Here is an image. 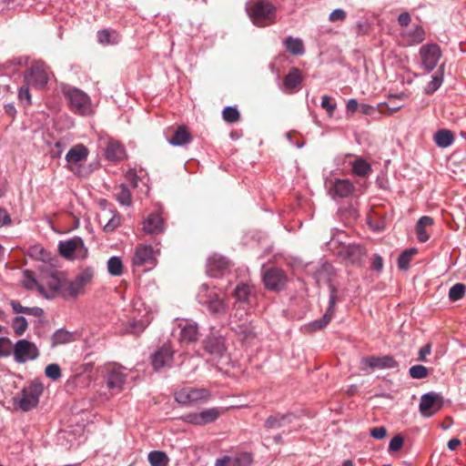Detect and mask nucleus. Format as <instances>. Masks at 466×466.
Returning <instances> with one entry per match:
<instances>
[{"instance_id": "obj_1", "label": "nucleus", "mask_w": 466, "mask_h": 466, "mask_svg": "<svg viewBox=\"0 0 466 466\" xmlns=\"http://www.w3.org/2000/svg\"><path fill=\"white\" fill-rule=\"evenodd\" d=\"M62 91L74 113L84 116L94 114L91 99L84 91L70 86H64Z\"/></svg>"}, {"instance_id": "obj_2", "label": "nucleus", "mask_w": 466, "mask_h": 466, "mask_svg": "<svg viewBox=\"0 0 466 466\" xmlns=\"http://www.w3.org/2000/svg\"><path fill=\"white\" fill-rule=\"evenodd\" d=\"M61 273L48 266L40 268L39 281L44 285V292L40 294L47 299H54L58 292L62 295V289L65 283H62Z\"/></svg>"}, {"instance_id": "obj_3", "label": "nucleus", "mask_w": 466, "mask_h": 466, "mask_svg": "<svg viewBox=\"0 0 466 466\" xmlns=\"http://www.w3.org/2000/svg\"><path fill=\"white\" fill-rule=\"evenodd\" d=\"M93 277L94 270L92 268H84L73 280L65 283V287L62 289V297L66 299H71L83 294L86 286L91 282Z\"/></svg>"}, {"instance_id": "obj_4", "label": "nucleus", "mask_w": 466, "mask_h": 466, "mask_svg": "<svg viewBox=\"0 0 466 466\" xmlns=\"http://www.w3.org/2000/svg\"><path fill=\"white\" fill-rule=\"evenodd\" d=\"M248 12L253 23L258 26H266L275 22V8L268 1L254 3Z\"/></svg>"}, {"instance_id": "obj_5", "label": "nucleus", "mask_w": 466, "mask_h": 466, "mask_svg": "<svg viewBox=\"0 0 466 466\" xmlns=\"http://www.w3.org/2000/svg\"><path fill=\"white\" fill-rule=\"evenodd\" d=\"M25 82L36 88H43L48 82L47 66L43 62L34 63L25 73Z\"/></svg>"}, {"instance_id": "obj_6", "label": "nucleus", "mask_w": 466, "mask_h": 466, "mask_svg": "<svg viewBox=\"0 0 466 466\" xmlns=\"http://www.w3.org/2000/svg\"><path fill=\"white\" fill-rule=\"evenodd\" d=\"M58 250L62 257L66 258H79L86 257L87 248L81 238H73L66 241H60Z\"/></svg>"}, {"instance_id": "obj_7", "label": "nucleus", "mask_w": 466, "mask_h": 466, "mask_svg": "<svg viewBox=\"0 0 466 466\" xmlns=\"http://www.w3.org/2000/svg\"><path fill=\"white\" fill-rule=\"evenodd\" d=\"M206 306L209 313L214 317H221L228 309L227 294L225 291H209L206 295Z\"/></svg>"}, {"instance_id": "obj_8", "label": "nucleus", "mask_w": 466, "mask_h": 466, "mask_svg": "<svg viewBox=\"0 0 466 466\" xmlns=\"http://www.w3.org/2000/svg\"><path fill=\"white\" fill-rule=\"evenodd\" d=\"M43 391L40 383H32L27 389H24L16 404L23 411H29L39 402V397Z\"/></svg>"}, {"instance_id": "obj_9", "label": "nucleus", "mask_w": 466, "mask_h": 466, "mask_svg": "<svg viewBox=\"0 0 466 466\" xmlns=\"http://www.w3.org/2000/svg\"><path fill=\"white\" fill-rule=\"evenodd\" d=\"M39 356L37 347L27 339H19L14 346V358L17 363H25L36 360Z\"/></svg>"}, {"instance_id": "obj_10", "label": "nucleus", "mask_w": 466, "mask_h": 466, "mask_svg": "<svg viewBox=\"0 0 466 466\" xmlns=\"http://www.w3.org/2000/svg\"><path fill=\"white\" fill-rule=\"evenodd\" d=\"M421 66L427 72L432 71L441 57V50L437 44H427L420 47Z\"/></svg>"}, {"instance_id": "obj_11", "label": "nucleus", "mask_w": 466, "mask_h": 466, "mask_svg": "<svg viewBox=\"0 0 466 466\" xmlns=\"http://www.w3.org/2000/svg\"><path fill=\"white\" fill-rule=\"evenodd\" d=\"M175 399L183 405L200 407L204 402V390L185 387L176 391Z\"/></svg>"}, {"instance_id": "obj_12", "label": "nucleus", "mask_w": 466, "mask_h": 466, "mask_svg": "<svg viewBox=\"0 0 466 466\" xmlns=\"http://www.w3.org/2000/svg\"><path fill=\"white\" fill-rule=\"evenodd\" d=\"M263 282L265 287L273 291L283 289L287 284V276L285 272L278 268H271L263 273Z\"/></svg>"}, {"instance_id": "obj_13", "label": "nucleus", "mask_w": 466, "mask_h": 466, "mask_svg": "<svg viewBox=\"0 0 466 466\" xmlns=\"http://www.w3.org/2000/svg\"><path fill=\"white\" fill-rule=\"evenodd\" d=\"M442 398L437 393H426L422 395L420 402V411L425 417H431L441 409Z\"/></svg>"}, {"instance_id": "obj_14", "label": "nucleus", "mask_w": 466, "mask_h": 466, "mask_svg": "<svg viewBox=\"0 0 466 466\" xmlns=\"http://www.w3.org/2000/svg\"><path fill=\"white\" fill-rule=\"evenodd\" d=\"M127 376L122 371L121 368L113 367L108 369L105 375L104 380L106 387L113 392L118 393L122 390L126 382Z\"/></svg>"}, {"instance_id": "obj_15", "label": "nucleus", "mask_w": 466, "mask_h": 466, "mask_svg": "<svg viewBox=\"0 0 466 466\" xmlns=\"http://www.w3.org/2000/svg\"><path fill=\"white\" fill-rule=\"evenodd\" d=\"M397 366L396 360L390 356H383V357H367L362 358L360 360V370H367V369H370L371 370L375 369H390L395 368Z\"/></svg>"}, {"instance_id": "obj_16", "label": "nucleus", "mask_w": 466, "mask_h": 466, "mask_svg": "<svg viewBox=\"0 0 466 466\" xmlns=\"http://www.w3.org/2000/svg\"><path fill=\"white\" fill-rule=\"evenodd\" d=\"M425 31L420 25H414L410 28H403L400 36L408 46H416L425 40Z\"/></svg>"}, {"instance_id": "obj_17", "label": "nucleus", "mask_w": 466, "mask_h": 466, "mask_svg": "<svg viewBox=\"0 0 466 466\" xmlns=\"http://www.w3.org/2000/svg\"><path fill=\"white\" fill-rule=\"evenodd\" d=\"M206 273L210 277L219 278L225 274L229 268V262L226 258L214 255L208 258Z\"/></svg>"}, {"instance_id": "obj_18", "label": "nucleus", "mask_w": 466, "mask_h": 466, "mask_svg": "<svg viewBox=\"0 0 466 466\" xmlns=\"http://www.w3.org/2000/svg\"><path fill=\"white\" fill-rule=\"evenodd\" d=\"M354 189L355 187L353 183L349 179L336 178L329 184V194L333 198H347L354 191Z\"/></svg>"}, {"instance_id": "obj_19", "label": "nucleus", "mask_w": 466, "mask_h": 466, "mask_svg": "<svg viewBox=\"0 0 466 466\" xmlns=\"http://www.w3.org/2000/svg\"><path fill=\"white\" fill-rule=\"evenodd\" d=\"M143 230L147 234L157 235L165 230L164 220L159 213H151L143 221Z\"/></svg>"}, {"instance_id": "obj_20", "label": "nucleus", "mask_w": 466, "mask_h": 466, "mask_svg": "<svg viewBox=\"0 0 466 466\" xmlns=\"http://www.w3.org/2000/svg\"><path fill=\"white\" fill-rule=\"evenodd\" d=\"M133 264L140 267L155 261V252L151 245H140L136 248Z\"/></svg>"}, {"instance_id": "obj_21", "label": "nucleus", "mask_w": 466, "mask_h": 466, "mask_svg": "<svg viewBox=\"0 0 466 466\" xmlns=\"http://www.w3.org/2000/svg\"><path fill=\"white\" fill-rule=\"evenodd\" d=\"M173 360V351L167 347H162L152 355V365L156 370L170 366Z\"/></svg>"}, {"instance_id": "obj_22", "label": "nucleus", "mask_w": 466, "mask_h": 466, "mask_svg": "<svg viewBox=\"0 0 466 466\" xmlns=\"http://www.w3.org/2000/svg\"><path fill=\"white\" fill-rule=\"evenodd\" d=\"M253 461L252 455L242 452L235 457L225 456L216 461V466H249Z\"/></svg>"}, {"instance_id": "obj_23", "label": "nucleus", "mask_w": 466, "mask_h": 466, "mask_svg": "<svg viewBox=\"0 0 466 466\" xmlns=\"http://www.w3.org/2000/svg\"><path fill=\"white\" fill-rule=\"evenodd\" d=\"M233 297L238 302L249 304L251 299L256 297L255 288L252 285L241 282L236 286Z\"/></svg>"}, {"instance_id": "obj_24", "label": "nucleus", "mask_w": 466, "mask_h": 466, "mask_svg": "<svg viewBox=\"0 0 466 466\" xmlns=\"http://www.w3.org/2000/svg\"><path fill=\"white\" fill-rule=\"evenodd\" d=\"M345 258L353 265L360 266L363 263L365 250L358 245H350L344 250Z\"/></svg>"}, {"instance_id": "obj_25", "label": "nucleus", "mask_w": 466, "mask_h": 466, "mask_svg": "<svg viewBox=\"0 0 466 466\" xmlns=\"http://www.w3.org/2000/svg\"><path fill=\"white\" fill-rule=\"evenodd\" d=\"M336 301H337L336 290L334 288H332L331 295H330V299H329V306L321 319L315 320L314 322H312L311 326H312L313 329H320L329 324V322L331 320L332 316L334 314L333 307L336 304Z\"/></svg>"}, {"instance_id": "obj_26", "label": "nucleus", "mask_w": 466, "mask_h": 466, "mask_svg": "<svg viewBox=\"0 0 466 466\" xmlns=\"http://www.w3.org/2000/svg\"><path fill=\"white\" fill-rule=\"evenodd\" d=\"M199 336L198 327L194 322H186L181 326L180 330V342L191 343L198 339Z\"/></svg>"}, {"instance_id": "obj_27", "label": "nucleus", "mask_w": 466, "mask_h": 466, "mask_svg": "<svg viewBox=\"0 0 466 466\" xmlns=\"http://www.w3.org/2000/svg\"><path fill=\"white\" fill-rule=\"evenodd\" d=\"M434 220L429 216L421 217L416 224V235L420 242H426L430 238V234L427 231V228L433 225Z\"/></svg>"}, {"instance_id": "obj_28", "label": "nucleus", "mask_w": 466, "mask_h": 466, "mask_svg": "<svg viewBox=\"0 0 466 466\" xmlns=\"http://www.w3.org/2000/svg\"><path fill=\"white\" fill-rule=\"evenodd\" d=\"M106 157L110 161H119L124 157V147L117 141H108L106 149Z\"/></svg>"}, {"instance_id": "obj_29", "label": "nucleus", "mask_w": 466, "mask_h": 466, "mask_svg": "<svg viewBox=\"0 0 466 466\" xmlns=\"http://www.w3.org/2000/svg\"><path fill=\"white\" fill-rule=\"evenodd\" d=\"M400 108V106L390 108L386 103H380L374 107L370 105L361 104L360 106V110L363 115L370 116L373 115L376 111L380 114L392 115L394 112L398 111Z\"/></svg>"}, {"instance_id": "obj_30", "label": "nucleus", "mask_w": 466, "mask_h": 466, "mask_svg": "<svg viewBox=\"0 0 466 466\" xmlns=\"http://www.w3.org/2000/svg\"><path fill=\"white\" fill-rule=\"evenodd\" d=\"M22 285L25 289L44 292V285L40 283L39 277L35 278L33 271L25 269L23 271Z\"/></svg>"}, {"instance_id": "obj_31", "label": "nucleus", "mask_w": 466, "mask_h": 466, "mask_svg": "<svg viewBox=\"0 0 466 466\" xmlns=\"http://www.w3.org/2000/svg\"><path fill=\"white\" fill-rule=\"evenodd\" d=\"M206 351H208L209 354L212 357V359H206V361L211 362L212 364H217L218 362H215L217 359L223 358V354L225 351L224 344L222 340L216 339V340H209L208 342V345H206Z\"/></svg>"}, {"instance_id": "obj_32", "label": "nucleus", "mask_w": 466, "mask_h": 466, "mask_svg": "<svg viewBox=\"0 0 466 466\" xmlns=\"http://www.w3.org/2000/svg\"><path fill=\"white\" fill-rule=\"evenodd\" d=\"M292 414H275L269 416L265 421V428L268 430L278 429L291 422Z\"/></svg>"}, {"instance_id": "obj_33", "label": "nucleus", "mask_w": 466, "mask_h": 466, "mask_svg": "<svg viewBox=\"0 0 466 466\" xmlns=\"http://www.w3.org/2000/svg\"><path fill=\"white\" fill-rule=\"evenodd\" d=\"M191 141V136L187 130L186 127H178L173 137L168 139V143L175 147H181L188 144Z\"/></svg>"}, {"instance_id": "obj_34", "label": "nucleus", "mask_w": 466, "mask_h": 466, "mask_svg": "<svg viewBox=\"0 0 466 466\" xmlns=\"http://www.w3.org/2000/svg\"><path fill=\"white\" fill-rule=\"evenodd\" d=\"M88 156V150L83 145H77L72 147L66 155V160L68 163H78L86 159Z\"/></svg>"}, {"instance_id": "obj_35", "label": "nucleus", "mask_w": 466, "mask_h": 466, "mask_svg": "<svg viewBox=\"0 0 466 466\" xmlns=\"http://www.w3.org/2000/svg\"><path fill=\"white\" fill-rule=\"evenodd\" d=\"M52 347H56L60 344L70 343L75 340L74 334L65 329H56L52 337Z\"/></svg>"}, {"instance_id": "obj_36", "label": "nucleus", "mask_w": 466, "mask_h": 466, "mask_svg": "<svg viewBox=\"0 0 466 466\" xmlns=\"http://www.w3.org/2000/svg\"><path fill=\"white\" fill-rule=\"evenodd\" d=\"M302 82L301 72L298 68H292L285 76L283 84L287 89L292 91L298 87Z\"/></svg>"}, {"instance_id": "obj_37", "label": "nucleus", "mask_w": 466, "mask_h": 466, "mask_svg": "<svg viewBox=\"0 0 466 466\" xmlns=\"http://www.w3.org/2000/svg\"><path fill=\"white\" fill-rule=\"evenodd\" d=\"M454 141V136L449 129H441L434 135V142L440 147H448Z\"/></svg>"}, {"instance_id": "obj_38", "label": "nucleus", "mask_w": 466, "mask_h": 466, "mask_svg": "<svg viewBox=\"0 0 466 466\" xmlns=\"http://www.w3.org/2000/svg\"><path fill=\"white\" fill-rule=\"evenodd\" d=\"M115 196L116 200L122 206L129 207L132 203V197L128 187L125 184L119 185L115 189Z\"/></svg>"}, {"instance_id": "obj_39", "label": "nucleus", "mask_w": 466, "mask_h": 466, "mask_svg": "<svg viewBox=\"0 0 466 466\" xmlns=\"http://www.w3.org/2000/svg\"><path fill=\"white\" fill-rule=\"evenodd\" d=\"M147 460L150 466H167L169 458L162 451H152L147 454Z\"/></svg>"}, {"instance_id": "obj_40", "label": "nucleus", "mask_w": 466, "mask_h": 466, "mask_svg": "<svg viewBox=\"0 0 466 466\" xmlns=\"http://www.w3.org/2000/svg\"><path fill=\"white\" fill-rule=\"evenodd\" d=\"M285 46L288 51L295 56L302 55L305 51L303 43L299 38H293L291 36L286 38Z\"/></svg>"}, {"instance_id": "obj_41", "label": "nucleus", "mask_w": 466, "mask_h": 466, "mask_svg": "<svg viewBox=\"0 0 466 466\" xmlns=\"http://www.w3.org/2000/svg\"><path fill=\"white\" fill-rule=\"evenodd\" d=\"M107 270L111 276L118 277L123 274V263L119 257L113 256L107 260Z\"/></svg>"}, {"instance_id": "obj_42", "label": "nucleus", "mask_w": 466, "mask_h": 466, "mask_svg": "<svg viewBox=\"0 0 466 466\" xmlns=\"http://www.w3.org/2000/svg\"><path fill=\"white\" fill-rule=\"evenodd\" d=\"M97 41L101 45H114L117 43V34L107 29L97 32Z\"/></svg>"}, {"instance_id": "obj_43", "label": "nucleus", "mask_w": 466, "mask_h": 466, "mask_svg": "<svg viewBox=\"0 0 466 466\" xmlns=\"http://www.w3.org/2000/svg\"><path fill=\"white\" fill-rule=\"evenodd\" d=\"M370 170V165L361 158L355 160L352 164V171L359 177L368 176Z\"/></svg>"}, {"instance_id": "obj_44", "label": "nucleus", "mask_w": 466, "mask_h": 466, "mask_svg": "<svg viewBox=\"0 0 466 466\" xmlns=\"http://www.w3.org/2000/svg\"><path fill=\"white\" fill-rule=\"evenodd\" d=\"M418 252L417 248H411L404 250L398 258V267L400 269H407L410 266V260Z\"/></svg>"}, {"instance_id": "obj_45", "label": "nucleus", "mask_w": 466, "mask_h": 466, "mask_svg": "<svg viewBox=\"0 0 466 466\" xmlns=\"http://www.w3.org/2000/svg\"><path fill=\"white\" fill-rule=\"evenodd\" d=\"M12 329L15 335L21 336L28 328V322L23 316H16L13 319L11 323Z\"/></svg>"}, {"instance_id": "obj_46", "label": "nucleus", "mask_w": 466, "mask_h": 466, "mask_svg": "<svg viewBox=\"0 0 466 466\" xmlns=\"http://www.w3.org/2000/svg\"><path fill=\"white\" fill-rule=\"evenodd\" d=\"M148 324L149 320L147 319H134L129 323L127 331L129 333L139 334Z\"/></svg>"}, {"instance_id": "obj_47", "label": "nucleus", "mask_w": 466, "mask_h": 466, "mask_svg": "<svg viewBox=\"0 0 466 466\" xmlns=\"http://www.w3.org/2000/svg\"><path fill=\"white\" fill-rule=\"evenodd\" d=\"M466 291V286L462 283H456L449 290V299L451 301H457L463 298Z\"/></svg>"}, {"instance_id": "obj_48", "label": "nucleus", "mask_w": 466, "mask_h": 466, "mask_svg": "<svg viewBox=\"0 0 466 466\" xmlns=\"http://www.w3.org/2000/svg\"><path fill=\"white\" fill-rule=\"evenodd\" d=\"M222 115H223L224 120L228 123H235L240 117V115H239V112L238 111V109L236 107H232V106L226 107L223 110Z\"/></svg>"}, {"instance_id": "obj_49", "label": "nucleus", "mask_w": 466, "mask_h": 466, "mask_svg": "<svg viewBox=\"0 0 466 466\" xmlns=\"http://www.w3.org/2000/svg\"><path fill=\"white\" fill-rule=\"evenodd\" d=\"M45 374L47 378L56 380L61 377V369L58 364L52 363L46 367Z\"/></svg>"}, {"instance_id": "obj_50", "label": "nucleus", "mask_w": 466, "mask_h": 466, "mask_svg": "<svg viewBox=\"0 0 466 466\" xmlns=\"http://www.w3.org/2000/svg\"><path fill=\"white\" fill-rule=\"evenodd\" d=\"M409 373L413 379H424L428 376V369L422 365H414L410 368Z\"/></svg>"}, {"instance_id": "obj_51", "label": "nucleus", "mask_w": 466, "mask_h": 466, "mask_svg": "<svg viewBox=\"0 0 466 466\" xmlns=\"http://www.w3.org/2000/svg\"><path fill=\"white\" fill-rule=\"evenodd\" d=\"M227 409L224 408H210L206 409V423L215 421L219 416L226 412Z\"/></svg>"}, {"instance_id": "obj_52", "label": "nucleus", "mask_w": 466, "mask_h": 466, "mask_svg": "<svg viewBox=\"0 0 466 466\" xmlns=\"http://www.w3.org/2000/svg\"><path fill=\"white\" fill-rule=\"evenodd\" d=\"M321 107L326 110L329 116H332L337 108V104L332 102V97L325 95L321 98Z\"/></svg>"}, {"instance_id": "obj_53", "label": "nucleus", "mask_w": 466, "mask_h": 466, "mask_svg": "<svg viewBox=\"0 0 466 466\" xmlns=\"http://www.w3.org/2000/svg\"><path fill=\"white\" fill-rule=\"evenodd\" d=\"M29 86H31V85H27L25 82V85H23L18 90V98L20 102L24 105L31 104V95L29 91Z\"/></svg>"}, {"instance_id": "obj_54", "label": "nucleus", "mask_w": 466, "mask_h": 466, "mask_svg": "<svg viewBox=\"0 0 466 466\" xmlns=\"http://www.w3.org/2000/svg\"><path fill=\"white\" fill-rule=\"evenodd\" d=\"M443 66H444V65H441V66H440V69L441 70V75H440V76H434L432 77L431 82V83L429 84V86H428V89H429V91H431V92H434V91H436V90L441 86V83H442V71H443Z\"/></svg>"}, {"instance_id": "obj_55", "label": "nucleus", "mask_w": 466, "mask_h": 466, "mask_svg": "<svg viewBox=\"0 0 466 466\" xmlns=\"http://www.w3.org/2000/svg\"><path fill=\"white\" fill-rule=\"evenodd\" d=\"M403 438L400 435H396L391 439L389 444V450L391 451H398L403 445Z\"/></svg>"}, {"instance_id": "obj_56", "label": "nucleus", "mask_w": 466, "mask_h": 466, "mask_svg": "<svg viewBox=\"0 0 466 466\" xmlns=\"http://www.w3.org/2000/svg\"><path fill=\"white\" fill-rule=\"evenodd\" d=\"M125 177L127 181L133 187H137L138 185V177L137 175V171L135 169H129Z\"/></svg>"}, {"instance_id": "obj_57", "label": "nucleus", "mask_w": 466, "mask_h": 466, "mask_svg": "<svg viewBox=\"0 0 466 466\" xmlns=\"http://www.w3.org/2000/svg\"><path fill=\"white\" fill-rule=\"evenodd\" d=\"M120 224V218L116 216L112 217L107 223L104 226L106 232H111L115 230Z\"/></svg>"}, {"instance_id": "obj_58", "label": "nucleus", "mask_w": 466, "mask_h": 466, "mask_svg": "<svg viewBox=\"0 0 466 466\" xmlns=\"http://www.w3.org/2000/svg\"><path fill=\"white\" fill-rule=\"evenodd\" d=\"M370 435L377 440H382L387 435V430L385 427H376L370 430Z\"/></svg>"}, {"instance_id": "obj_59", "label": "nucleus", "mask_w": 466, "mask_h": 466, "mask_svg": "<svg viewBox=\"0 0 466 466\" xmlns=\"http://www.w3.org/2000/svg\"><path fill=\"white\" fill-rule=\"evenodd\" d=\"M346 18V13L342 9H335L332 11L329 15V21L336 22V21H343Z\"/></svg>"}, {"instance_id": "obj_60", "label": "nucleus", "mask_w": 466, "mask_h": 466, "mask_svg": "<svg viewBox=\"0 0 466 466\" xmlns=\"http://www.w3.org/2000/svg\"><path fill=\"white\" fill-rule=\"evenodd\" d=\"M10 306L13 309V311L15 313H17V314H20V313H23V314H26L27 312V308L28 307H25L23 306L18 300H11L10 301Z\"/></svg>"}, {"instance_id": "obj_61", "label": "nucleus", "mask_w": 466, "mask_h": 466, "mask_svg": "<svg viewBox=\"0 0 466 466\" xmlns=\"http://www.w3.org/2000/svg\"><path fill=\"white\" fill-rule=\"evenodd\" d=\"M431 352V344L428 343L422 348H420L419 351L418 361H426V356L430 355Z\"/></svg>"}, {"instance_id": "obj_62", "label": "nucleus", "mask_w": 466, "mask_h": 466, "mask_svg": "<svg viewBox=\"0 0 466 466\" xmlns=\"http://www.w3.org/2000/svg\"><path fill=\"white\" fill-rule=\"evenodd\" d=\"M411 21L410 15L408 12L401 13L398 17V23L401 27L407 28Z\"/></svg>"}, {"instance_id": "obj_63", "label": "nucleus", "mask_w": 466, "mask_h": 466, "mask_svg": "<svg viewBox=\"0 0 466 466\" xmlns=\"http://www.w3.org/2000/svg\"><path fill=\"white\" fill-rule=\"evenodd\" d=\"M64 142L62 141H56L55 143L54 147L51 150V154L54 157H59L63 152L64 149Z\"/></svg>"}, {"instance_id": "obj_64", "label": "nucleus", "mask_w": 466, "mask_h": 466, "mask_svg": "<svg viewBox=\"0 0 466 466\" xmlns=\"http://www.w3.org/2000/svg\"><path fill=\"white\" fill-rule=\"evenodd\" d=\"M360 106L356 99H350L346 106L347 114H353L360 108Z\"/></svg>"}]
</instances>
